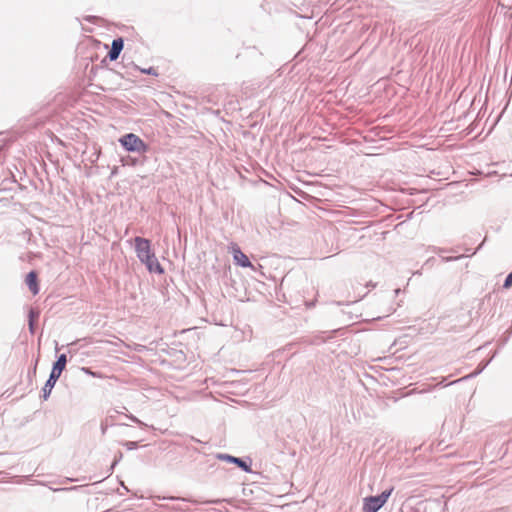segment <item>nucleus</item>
<instances>
[{"instance_id":"1","label":"nucleus","mask_w":512,"mask_h":512,"mask_svg":"<svg viewBox=\"0 0 512 512\" xmlns=\"http://www.w3.org/2000/svg\"><path fill=\"white\" fill-rule=\"evenodd\" d=\"M134 247L138 259L143 263L151 273H164V269L159 263L150 240L142 237L134 238Z\"/></svg>"},{"instance_id":"2","label":"nucleus","mask_w":512,"mask_h":512,"mask_svg":"<svg viewBox=\"0 0 512 512\" xmlns=\"http://www.w3.org/2000/svg\"><path fill=\"white\" fill-rule=\"evenodd\" d=\"M66 363H67V358H66V355L65 354H61L57 361L55 362L53 368H52V371H51V374H50V377L49 379L47 380L45 386L43 387V398L44 400H46L56 381L59 379V377L61 376V373L62 371L65 369L66 367Z\"/></svg>"},{"instance_id":"3","label":"nucleus","mask_w":512,"mask_h":512,"mask_svg":"<svg viewBox=\"0 0 512 512\" xmlns=\"http://www.w3.org/2000/svg\"><path fill=\"white\" fill-rule=\"evenodd\" d=\"M393 488L383 491L378 496L365 497L363 499V512H377L388 500Z\"/></svg>"},{"instance_id":"4","label":"nucleus","mask_w":512,"mask_h":512,"mask_svg":"<svg viewBox=\"0 0 512 512\" xmlns=\"http://www.w3.org/2000/svg\"><path fill=\"white\" fill-rule=\"evenodd\" d=\"M121 145L129 152H146L148 147L144 141L133 133H128L119 139Z\"/></svg>"},{"instance_id":"5","label":"nucleus","mask_w":512,"mask_h":512,"mask_svg":"<svg viewBox=\"0 0 512 512\" xmlns=\"http://www.w3.org/2000/svg\"><path fill=\"white\" fill-rule=\"evenodd\" d=\"M232 253L234 261L237 265L241 267H252L248 257L240 250L236 244L232 246Z\"/></svg>"},{"instance_id":"6","label":"nucleus","mask_w":512,"mask_h":512,"mask_svg":"<svg viewBox=\"0 0 512 512\" xmlns=\"http://www.w3.org/2000/svg\"><path fill=\"white\" fill-rule=\"evenodd\" d=\"M124 46V42L122 38L114 39L112 42L111 50L108 53V57L111 61L116 60Z\"/></svg>"},{"instance_id":"7","label":"nucleus","mask_w":512,"mask_h":512,"mask_svg":"<svg viewBox=\"0 0 512 512\" xmlns=\"http://www.w3.org/2000/svg\"><path fill=\"white\" fill-rule=\"evenodd\" d=\"M25 282H26L27 286L29 287L30 291L33 293V295L38 294L39 285H38L37 273L35 271H31L27 274Z\"/></svg>"},{"instance_id":"8","label":"nucleus","mask_w":512,"mask_h":512,"mask_svg":"<svg viewBox=\"0 0 512 512\" xmlns=\"http://www.w3.org/2000/svg\"><path fill=\"white\" fill-rule=\"evenodd\" d=\"M229 460L231 462L236 463L239 467L243 468L245 471H248V466L241 459L230 456Z\"/></svg>"},{"instance_id":"9","label":"nucleus","mask_w":512,"mask_h":512,"mask_svg":"<svg viewBox=\"0 0 512 512\" xmlns=\"http://www.w3.org/2000/svg\"><path fill=\"white\" fill-rule=\"evenodd\" d=\"M82 371L85 372L86 374L92 376V377H98V378H102V374L100 373H97V372H94L92 371L90 368H82Z\"/></svg>"},{"instance_id":"10","label":"nucleus","mask_w":512,"mask_h":512,"mask_svg":"<svg viewBox=\"0 0 512 512\" xmlns=\"http://www.w3.org/2000/svg\"><path fill=\"white\" fill-rule=\"evenodd\" d=\"M142 72L145 74L154 75V76L158 75L156 69L153 67H150L149 69H142Z\"/></svg>"},{"instance_id":"11","label":"nucleus","mask_w":512,"mask_h":512,"mask_svg":"<svg viewBox=\"0 0 512 512\" xmlns=\"http://www.w3.org/2000/svg\"><path fill=\"white\" fill-rule=\"evenodd\" d=\"M512 286V272L506 277V280L504 282L505 288H510Z\"/></svg>"}]
</instances>
